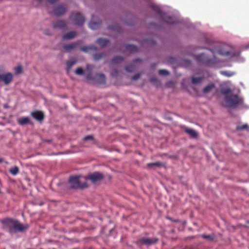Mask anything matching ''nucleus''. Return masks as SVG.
<instances>
[{
    "label": "nucleus",
    "instance_id": "obj_1",
    "mask_svg": "<svg viewBox=\"0 0 249 249\" xmlns=\"http://www.w3.org/2000/svg\"><path fill=\"white\" fill-rule=\"evenodd\" d=\"M1 223L3 228L7 230L10 233L23 232L29 228L28 224H22L17 219L11 218L3 219L1 220Z\"/></svg>",
    "mask_w": 249,
    "mask_h": 249
},
{
    "label": "nucleus",
    "instance_id": "obj_2",
    "mask_svg": "<svg viewBox=\"0 0 249 249\" xmlns=\"http://www.w3.org/2000/svg\"><path fill=\"white\" fill-rule=\"evenodd\" d=\"M85 177L82 176H71L70 177L69 182L71 188L72 189H84L88 187L86 180L83 178Z\"/></svg>",
    "mask_w": 249,
    "mask_h": 249
},
{
    "label": "nucleus",
    "instance_id": "obj_3",
    "mask_svg": "<svg viewBox=\"0 0 249 249\" xmlns=\"http://www.w3.org/2000/svg\"><path fill=\"white\" fill-rule=\"evenodd\" d=\"M225 106L229 107H235L243 104V99L237 94L231 93L225 97Z\"/></svg>",
    "mask_w": 249,
    "mask_h": 249
},
{
    "label": "nucleus",
    "instance_id": "obj_4",
    "mask_svg": "<svg viewBox=\"0 0 249 249\" xmlns=\"http://www.w3.org/2000/svg\"><path fill=\"white\" fill-rule=\"evenodd\" d=\"M215 51L218 54L225 56L233 57L235 56V53L231 51L230 47L226 45L220 46L219 48Z\"/></svg>",
    "mask_w": 249,
    "mask_h": 249
},
{
    "label": "nucleus",
    "instance_id": "obj_5",
    "mask_svg": "<svg viewBox=\"0 0 249 249\" xmlns=\"http://www.w3.org/2000/svg\"><path fill=\"white\" fill-rule=\"evenodd\" d=\"M157 238H147V237H142L138 239L136 241V244L138 246L146 245L147 246H151L156 244L158 241Z\"/></svg>",
    "mask_w": 249,
    "mask_h": 249
},
{
    "label": "nucleus",
    "instance_id": "obj_6",
    "mask_svg": "<svg viewBox=\"0 0 249 249\" xmlns=\"http://www.w3.org/2000/svg\"><path fill=\"white\" fill-rule=\"evenodd\" d=\"M152 8L154 11L159 14L161 18L165 22L169 24H174L175 23L174 19L171 16H166L159 6L152 5Z\"/></svg>",
    "mask_w": 249,
    "mask_h": 249
},
{
    "label": "nucleus",
    "instance_id": "obj_7",
    "mask_svg": "<svg viewBox=\"0 0 249 249\" xmlns=\"http://www.w3.org/2000/svg\"><path fill=\"white\" fill-rule=\"evenodd\" d=\"M104 178V175L100 172H95L90 174L87 177L83 178L84 180H89L92 183H96L98 181L102 180Z\"/></svg>",
    "mask_w": 249,
    "mask_h": 249
},
{
    "label": "nucleus",
    "instance_id": "obj_8",
    "mask_svg": "<svg viewBox=\"0 0 249 249\" xmlns=\"http://www.w3.org/2000/svg\"><path fill=\"white\" fill-rule=\"evenodd\" d=\"M13 79V75L11 72L4 73L2 69H0V83L2 82L5 85H8Z\"/></svg>",
    "mask_w": 249,
    "mask_h": 249
},
{
    "label": "nucleus",
    "instance_id": "obj_9",
    "mask_svg": "<svg viewBox=\"0 0 249 249\" xmlns=\"http://www.w3.org/2000/svg\"><path fill=\"white\" fill-rule=\"evenodd\" d=\"M70 19L77 25H82L85 21L84 17L78 12H72L71 15Z\"/></svg>",
    "mask_w": 249,
    "mask_h": 249
},
{
    "label": "nucleus",
    "instance_id": "obj_10",
    "mask_svg": "<svg viewBox=\"0 0 249 249\" xmlns=\"http://www.w3.org/2000/svg\"><path fill=\"white\" fill-rule=\"evenodd\" d=\"M196 60L198 63L204 64L206 66H211L214 63L215 61L213 59L207 58L203 53L197 55Z\"/></svg>",
    "mask_w": 249,
    "mask_h": 249
},
{
    "label": "nucleus",
    "instance_id": "obj_11",
    "mask_svg": "<svg viewBox=\"0 0 249 249\" xmlns=\"http://www.w3.org/2000/svg\"><path fill=\"white\" fill-rule=\"evenodd\" d=\"M93 81L95 84H104L106 83V76L103 73L96 74L94 76H92Z\"/></svg>",
    "mask_w": 249,
    "mask_h": 249
},
{
    "label": "nucleus",
    "instance_id": "obj_12",
    "mask_svg": "<svg viewBox=\"0 0 249 249\" xmlns=\"http://www.w3.org/2000/svg\"><path fill=\"white\" fill-rule=\"evenodd\" d=\"M31 115L36 121L41 122L44 119V114L40 110H36L31 113Z\"/></svg>",
    "mask_w": 249,
    "mask_h": 249
},
{
    "label": "nucleus",
    "instance_id": "obj_13",
    "mask_svg": "<svg viewBox=\"0 0 249 249\" xmlns=\"http://www.w3.org/2000/svg\"><path fill=\"white\" fill-rule=\"evenodd\" d=\"M137 62L141 63L142 62V60L140 58H136L133 60V63L128 64L125 66L124 69L125 71L129 72H133L136 67L135 64Z\"/></svg>",
    "mask_w": 249,
    "mask_h": 249
},
{
    "label": "nucleus",
    "instance_id": "obj_14",
    "mask_svg": "<svg viewBox=\"0 0 249 249\" xmlns=\"http://www.w3.org/2000/svg\"><path fill=\"white\" fill-rule=\"evenodd\" d=\"M67 23L65 20H58L53 23L54 29H64L67 27Z\"/></svg>",
    "mask_w": 249,
    "mask_h": 249
},
{
    "label": "nucleus",
    "instance_id": "obj_15",
    "mask_svg": "<svg viewBox=\"0 0 249 249\" xmlns=\"http://www.w3.org/2000/svg\"><path fill=\"white\" fill-rule=\"evenodd\" d=\"M66 12V8L64 6L59 5L55 7L53 11V14L56 16L63 15Z\"/></svg>",
    "mask_w": 249,
    "mask_h": 249
},
{
    "label": "nucleus",
    "instance_id": "obj_16",
    "mask_svg": "<svg viewBox=\"0 0 249 249\" xmlns=\"http://www.w3.org/2000/svg\"><path fill=\"white\" fill-rule=\"evenodd\" d=\"M183 129L184 131L189 135V136L192 138H196L198 136L197 132L193 129L183 126Z\"/></svg>",
    "mask_w": 249,
    "mask_h": 249
},
{
    "label": "nucleus",
    "instance_id": "obj_17",
    "mask_svg": "<svg viewBox=\"0 0 249 249\" xmlns=\"http://www.w3.org/2000/svg\"><path fill=\"white\" fill-rule=\"evenodd\" d=\"M93 69V66L91 65H87L86 67V71L87 73L86 77L87 80L93 79L92 72Z\"/></svg>",
    "mask_w": 249,
    "mask_h": 249
},
{
    "label": "nucleus",
    "instance_id": "obj_18",
    "mask_svg": "<svg viewBox=\"0 0 249 249\" xmlns=\"http://www.w3.org/2000/svg\"><path fill=\"white\" fill-rule=\"evenodd\" d=\"M79 43L78 42H72L69 44H65L63 46V48L67 52H70L72 50L75 48Z\"/></svg>",
    "mask_w": 249,
    "mask_h": 249
},
{
    "label": "nucleus",
    "instance_id": "obj_19",
    "mask_svg": "<svg viewBox=\"0 0 249 249\" xmlns=\"http://www.w3.org/2000/svg\"><path fill=\"white\" fill-rule=\"evenodd\" d=\"M76 35V32L75 31H70L63 35L62 38L63 40H70L73 38Z\"/></svg>",
    "mask_w": 249,
    "mask_h": 249
},
{
    "label": "nucleus",
    "instance_id": "obj_20",
    "mask_svg": "<svg viewBox=\"0 0 249 249\" xmlns=\"http://www.w3.org/2000/svg\"><path fill=\"white\" fill-rule=\"evenodd\" d=\"M94 16H92V19L89 23V27L93 30L98 29L101 25V21L99 20L97 22L93 21Z\"/></svg>",
    "mask_w": 249,
    "mask_h": 249
},
{
    "label": "nucleus",
    "instance_id": "obj_21",
    "mask_svg": "<svg viewBox=\"0 0 249 249\" xmlns=\"http://www.w3.org/2000/svg\"><path fill=\"white\" fill-rule=\"evenodd\" d=\"M215 84L213 83H210L203 89V92L204 93H208L215 88Z\"/></svg>",
    "mask_w": 249,
    "mask_h": 249
},
{
    "label": "nucleus",
    "instance_id": "obj_22",
    "mask_svg": "<svg viewBox=\"0 0 249 249\" xmlns=\"http://www.w3.org/2000/svg\"><path fill=\"white\" fill-rule=\"evenodd\" d=\"M97 47L93 45L84 46L81 48L80 50L85 53H88L90 50L96 51Z\"/></svg>",
    "mask_w": 249,
    "mask_h": 249
},
{
    "label": "nucleus",
    "instance_id": "obj_23",
    "mask_svg": "<svg viewBox=\"0 0 249 249\" xmlns=\"http://www.w3.org/2000/svg\"><path fill=\"white\" fill-rule=\"evenodd\" d=\"M96 42L100 46L104 47L109 43V40L108 39L100 38L97 40Z\"/></svg>",
    "mask_w": 249,
    "mask_h": 249
},
{
    "label": "nucleus",
    "instance_id": "obj_24",
    "mask_svg": "<svg viewBox=\"0 0 249 249\" xmlns=\"http://www.w3.org/2000/svg\"><path fill=\"white\" fill-rule=\"evenodd\" d=\"M77 60L75 58H72L67 61V71L69 72L71 68L77 63Z\"/></svg>",
    "mask_w": 249,
    "mask_h": 249
},
{
    "label": "nucleus",
    "instance_id": "obj_25",
    "mask_svg": "<svg viewBox=\"0 0 249 249\" xmlns=\"http://www.w3.org/2000/svg\"><path fill=\"white\" fill-rule=\"evenodd\" d=\"M125 49L127 51L130 53H136L138 51L137 47L133 45L128 44L125 46Z\"/></svg>",
    "mask_w": 249,
    "mask_h": 249
},
{
    "label": "nucleus",
    "instance_id": "obj_26",
    "mask_svg": "<svg viewBox=\"0 0 249 249\" xmlns=\"http://www.w3.org/2000/svg\"><path fill=\"white\" fill-rule=\"evenodd\" d=\"M18 123L20 125H24L26 124H29L30 123V121L28 117H22L18 119Z\"/></svg>",
    "mask_w": 249,
    "mask_h": 249
},
{
    "label": "nucleus",
    "instance_id": "obj_27",
    "mask_svg": "<svg viewBox=\"0 0 249 249\" xmlns=\"http://www.w3.org/2000/svg\"><path fill=\"white\" fill-rule=\"evenodd\" d=\"M204 79V76H201L198 77L192 76V83L193 84L196 85L200 83Z\"/></svg>",
    "mask_w": 249,
    "mask_h": 249
},
{
    "label": "nucleus",
    "instance_id": "obj_28",
    "mask_svg": "<svg viewBox=\"0 0 249 249\" xmlns=\"http://www.w3.org/2000/svg\"><path fill=\"white\" fill-rule=\"evenodd\" d=\"M124 58L121 56H116L112 60V63L113 64H119L123 62Z\"/></svg>",
    "mask_w": 249,
    "mask_h": 249
},
{
    "label": "nucleus",
    "instance_id": "obj_29",
    "mask_svg": "<svg viewBox=\"0 0 249 249\" xmlns=\"http://www.w3.org/2000/svg\"><path fill=\"white\" fill-rule=\"evenodd\" d=\"M106 56L105 53H97L94 54L93 58L95 60L97 61L102 58H104Z\"/></svg>",
    "mask_w": 249,
    "mask_h": 249
},
{
    "label": "nucleus",
    "instance_id": "obj_30",
    "mask_svg": "<svg viewBox=\"0 0 249 249\" xmlns=\"http://www.w3.org/2000/svg\"><path fill=\"white\" fill-rule=\"evenodd\" d=\"M220 73L221 74L227 77H231L235 74L234 72L228 71H221Z\"/></svg>",
    "mask_w": 249,
    "mask_h": 249
},
{
    "label": "nucleus",
    "instance_id": "obj_31",
    "mask_svg": "<svg viewBox=\"0 0 249 249\" xmlns=\"http://www.w3.org/2000/svg\"><path fill=\"white\" fill-rule=\"evenodd\" d=\"M147 166L149 168H152L154 166L161 167L163 166V164L161 162L158 161L155 162L148 163H147Z\"/></svg>",
    "mask_w": 249,
    "mask_h": 249
},
{
    "label": "nucleus",
    "instance_id": "obj_32",
    "mask_svg": "<svg viewBox=\"0 0 249 249\" xmlns=\"http://www.w3.org/2000/svg\"><path fill=\"white\" fill-rule=\"evenodd\" d=\"M108 29L110 30L116 31L117 32H120L121 30V28L117 24H114L109 25Z\"/></svg>",
    "mask_w": 249,
    "mask_h": 249
},
{
    "label": "nucleus",
    "instance_id": "obj_33",
    "mask_svg": "<svg viewBox=\"0 0 249 249\" xmlns=\"http://www.w3.org/2000/svg\"><path fill=\"white\" fill-rule=\"evenodd\" d=\"M10 173L13 175H16L19 172V169L18 166H14V167H12L9 169Z\"/></svg>",
    "mask_w": 249,
    "mask_h": 249
},
{
    "label": "nucleus",
    "instance_id": "obj_34",
    "mask_svg": "<svg viewBox=\"0 0 249 249\" xmlns=\"http://www.w3.org/2000/svg\"><path fill=\"white\" fill-rule=\"evenodd\" d=\"M221 93L225 96L231 93V90L230 88H224L221 90Z\"/></svg>",
    "mask_w": 249,
    "mask_h": 249
},
{
    "label": "nucleus",
    "instance_id": "obj_35",
    "mask_svg": "<svg viewBox=\"0 0 249 249\" xmlns=\"http://www.w3.org/2000/svg\"><path fill=\"white\" fill-rule=\"evenodd\" d=\"M249 126L247 124H244L242 125H237L236 126V129L238 130H242L244 129H248Z\"/></svg>",
    "mask_w": 249,
    "mask_h": 249
},
{
    "label": "nucleus",
    "instance_id": "obj_36",
    "mask_svg": "<svg viewBox=\"0 0 249 249\" xmlns=\"http://www.w3.org/2000/svg\"><path fill=\"white\" fill-rule=\"evenodd\" d=\"M75 74H76L77 75H81L84 74V71L83 69L81 67L78 68L75 71Z\"/></svg>",
    "mask_w": 249,
    "mask_h": 249
},
{
    "label": "nucleus",
    "instance_id": "obj_37",
    "mask_svg": "<svg viewBox=\"0 0 249 249\" xmlns=\"http://www.w3.org/2000/svg\"><path fill=\"white\" fill-rule=\"evenodd\" d=\"M159 73L160 75L166 76L169 74V72L168 71L165 70H160L159 71Z\"/></svg>",
    "mask_w": 249,
    "mask_h": 249
},
{
    "label": "nucleus",
    "instance_id": "obj_38",
    "mask_svg": "<svg viewBox=\"0 0 249 249\" xmlns=\"http://www.w3.org/2000/svg\"><path fill=\"white\" fill-rule=\"evenodd\" d=\"M15 73L16 74H19L22 72V67L21 66H18L15 69Z\"/></svg>",
    "mask_w": 249,
    "mask_h": 249
},
{
    "label": "nucleus",
    "instance_id": "obj_39",
    "mask_svg": "<svg viewBox=\"0 0 249 249\" xmlns=\"http://www.w3.org/2000/svg\"><path fill=\"white\" fill-rule=\"evenodd\" d=\"M142 75V73H138L131 77V80H138Z\"/></svg>",
    "mask_w": 249,
    "mask_h": 249
},
{
    "label": "nucleus",
    "instance_id": "obj_40",
    "mask_svg": "<svg viewBox=\"0 0 249 249\" xmlns=\"http://www.w3.org/2000/svg\"><path fill=\"white\" fill-rule=\"evenodd\" d=\"M93 139L92 136L91 135H88L84 137V140L87 141L89 140H92Z\"/></svg>",
    "mask_w": 249,
    "mask_h": 249
},
{
    "label": "nucleus",
    "instance_id": "obj_41",
    "mask_svg": "<svg viewBox=\"0 0 249 249\" xmlns=\"http://www.w3.org/2000/svg\"><path fill=\"white\" fill-rule=\"evenodd\" d=\"M202 236L203 238L205 239H208L210 240H212L213 239L212 236H211L210 235H203Z\"/></svg>",
    "mask_w": 249,
    "mask_h": 249
},
{
    "label": "nucleus",
    "instance_id": "obj_42",
    "mask_svg": "<svg viewBox=\"0 0 249 249\" xmlns=\"http://www.w3.org/2000/svg\"><path fill=\"white\" fill-rule=\"evenodd\" d=\"M167 218L169 220L174 222H179V220L178 219H173L172 218L170 217H167Z\"/></svg>",
    "mask_w": 249,
    "mask_h": 249
},
{
    "label": "nucleus",
    "instance_id": "obj_43",
    "mask_svg": "<svg viewBox=\"0 0 249 249\" xmlns=\"http://www.w3.org/2000/svg\"><path fill=\"white\" fill-rule=\"evenodd\" d=\"M118 71L117 69L114 70L113 71L112 73V75L113 76H117L118 75Z\"/></svg>",
    "mask_w": 249,
    "mask_h": 249
},
{
    "label": "nucleus",
    "instance_id": "obj_44",
    "mask_svg": "<svg viewBox=\"0 0 249 249\" xmlns=\"http://www.w3.org/2000/svg\"><path fill=\"white\" fill-rule=\"evenodd\" d=\"M58 0H48V1H49V3H51V4H53L55 2H56Z\"/></svg>",
    "mask_w": 249,
    "mask_h": 249
},
{
    "label": "nucleus",
    "instance_id": "obj_45",
    "mask_svg": "<svg viewBox=\"0 0 249 249\" xmlns=\"http://www.w3.org/2000/svg\"><path fill=\"white\" fill-rule=\"evenodd\" d=\"M157 81V79L156 78L153 77V78H151L150 79V81L152 82H155V81Z\"/></svg>",
    "mask_w": 249,
    "mask_h": 249
},
{
    "label": "nucleus",
    "instance_id": "obj_46",
    "mask_svg": "<svg viewBox=\"0 0 249 249\" xmlns=\"http://www.w3.org/2000/svg\"><path fill=\"white\" fill-rule=\"evenodd\" d=\"M156 64H152L151 65L152 67H156Z\"/></svg>",
    "mask_w": 249,
    "mask_h": 249
},
{
    "label": "nucleus",
    "instance_id": "obj_47",
    "mask_svg": "<svg viewBox=\"0 0 249 249\" xmlns=\"http://www.w3.org/2000/svg\"><path fill=\"white\" fill-rule=\"evenodd\" d=\"M2 162V160L1 159H0V163Z\"/></svg>",
    "mask_w": 249,
    "mask_h": 249
},
{
    "label": "nucleus",
    "instance_id": "obj_48",
    "mask_svg": "<svg viewBox=\"0 0 249 249\" xmlns=\"http://www.w3.org/2000/svg\"><path fill=\"white\" fill-rule=\"evenodd\" d=\"M39 2H41L43 0H37Z\"/></svg>",
    "mask_w": 249,
    "mask_h": 249
},
{
    "label": "nucleus",
    "instance_id": "obj_49",
    "mask_svg": "<svg viewBox=\"0 0 249 249\" xmlns=\"http://www.w3.org/2000/svg\"><path fill=\"white\" fill-rule=\"evenodd\" d=\"M247 223H248V224H249V220L247 222Z\"/></svg>",
    "mask_w": 249,
    "mask_h": 249
}]
</instances>
